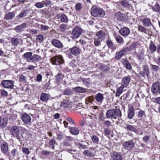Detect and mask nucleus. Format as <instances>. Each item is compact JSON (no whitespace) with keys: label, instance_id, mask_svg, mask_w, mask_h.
Listing matches in <instances>:
<instances>
[{"label":"nucleus","instance_id":"0eeeda50","mask_svg":"<svg viewBox=\"0 0 160 160\" xmlns=\"http://www.w3.org/2000/svg\"><path fill=\"white\" fill-rule=\"evenodd\" d=\"M1 85L4 88L12 89L14 87L13 81L11 80H4L2 82Z\"/></svg>","mask_w":160,"mask_h":160},{"label":"nucleus","instance_id":"6ab92c4d","mask_svg":"<svg viewBox=\"0 0 160 160\" xmlns=\"http://www.w3.org/2000/svg\"><path fill=\"white\" fill-rule=\"evenodd\" d=\"M80 49L76 47H74L70 49L71 53L75 56L78 55L80 53Z\"/></svg>","mask_w":160,"mask_h":160},{"label":"nucleus","instance_id":"a19ab883","mask_svg":"<svg viewBox=\"0 0 160 160\" xmlns=\"http://www.w3.org/2000/svg\"><path fill=\"white\" fill-rule=\"evenodd\" d=\"M83 154L86 156L92 157H93L94 155L92 154L91 152L88 150H85L83 152Z\"/></svg>","mask_w":160,"mask_h":160},{"label":"nucleus","instance_id":"ddd939ff","mask_svg":"<svg viewBox=\"0 0 160 160\" xmlns=\"http://www.w3.org/2000/svg\"><path fill=\"white\" fill-rule=\"evenodd\" d=\"M51 43L53 46L57 48H61L63 47V45L62 43L58 39H54L52 40Z\"/></svg>","mask_w":160,"mask_h":160},{"label":"nucleus","instance_id":"c03bdc74","mask_svg":"<svg viewBox=\"0 0 160 160\" xmlns=\"http://www.w3.org/2000/svg\"><path fill=\"white\" fill-rule=\"evenodd\" d=\"M72 92L69 88L65 89L63 92V94L65 95L69 96L72 95Z\"/></svg>","mask_w":160,"mask_h":160},{"label":"nucleus","instance_id":"f03ea898","mask_svg":"<svg viewBox=\"0 0 160 160\" xmlns=\"http://www.w3.org/2000/svg\"><path fill=\"white\" fill-rule=\"evenodd\" d=\"M91 13L92 16L96 17H103L105 14L104 11L98 8L92 9L91 11Z\"/></svg>","mask_w":160,"mask_h":160},{"label":"nucleus","instance_id":"774afa93","mask_svg":"<svg viewBox=\"0 0 160 160\" xmlns=\"http://www.w3.org/2000/svg\"><path fill=\"white\" fill-rule=\"evenodd\" d=\"M155 62L158 65L160 66V56L158 57L155 61Z\"/></svg>","mask_w":160,"mask_h":160},{"label":"nucleus","instance_id":"69168bd1","mask_svg":"<svg viewBox=\"0 0 160 160\" xmlns=\"http://www.w3.org/2000/svg\"><path fill=\"white\" fill-rule=\"evenodd\" d=\"M104 125L107 127H109L111 126V122L109 120H106L104 122Z\"/></svg>","mask_w":160,"mask_h":160},{"label":"nucleus","instance_id":"4c0bfd02","mask_svg":"<svg viewBox=\"0 0 160 160\" xmlns=\"http://www.w3.org/2000/svg\"><path fill=\"white\" fill-rule=\"evenodd\" d=\"M124 88V87L121 85L119 88L117 89L116 94V95L117 97H119L120 96L122 93Z\"/></svg>","mask_w":160,"mask_h":160},{"label":"nucleus","instance_id":"58836bf2","mask_svg":"<svg viewBox=\"0 0 160 160\" xmlns=\"http://www.w3.org/2000/svg\"><path fill=\"white\" fill-rule=\"evenodd\" d=\"M68 29V26L65 24H62L60 25L59 30L62 32L65 31Z\"/></svg>","mask_w":160,"mask_h":160},{"label":"nucleus","instance_id":"8fccbe9b","mask_svg":"<svg viewBox=\"0 0 160 160\" xmlns=\"http://www.w3.org/2000/svg\"><path fill=\"white\" fill-rule=\"evenodd\" d=\"M36 40L38 42H41L43 40V37L42 34H39L37 36Z\"/></svg>","mask_w":160,"mask_h":160},{"label":"nucleus","instance_id":"3c124183","mask_svg":"<svg viewBox=\"0 0 160 160\" xmlns=\"http://www.w3.org/2000/svg\"><path fill=\"white\" fill-rule=\"evenodd\" d=\"M127 128L131 131L135 132L136 131L135 128L132 125L127 124L126 125Z\"/></svg>","mask_w":160,"mask_h":160},{"label":"nucleus","instance_id":"393cba45","mask_svg":"<svg viewBox=\"0 0 160 160\" xmlns=\"http://www.w3.org/2000/svg\"><path fill=\"white\" fill-rule=\"evenodd\" d=\"M114 16L115 18L119 21L124 20L125 19V15L120 12L116 13Z\"/></svg>","mask_w":160,"mask_h":160},{"label":"nucleus","instance_id":"864d4df0","mask_svg":"<svg viewBox=\"0 0 160 160\" xmlns=\"http://www.w3.org/2000/svg\"><path fill=\"white\" fill-rule=\"evenodd\" d=\"M99 69L104 72L107 71L108 69V68L106 65H102L99 67Z\"/></svg>","mask_w":160,"mask_h":160},{"label":"nucleus","instance_id":"7c9ffc66","mask_svg":"<svg viewBox=\"0 0 160 160\" xmlns=\"http://www.w3.org/2000/svg\"><path fill=\"white\" fill-rule=\"evenodd\" d=\"M10 42L12 46L15 47L19 44V42L18 38H13L11 39Z\"/></svg>","mask_w":160,"mask_h":160},{"label":"nucleus","instance_id":"4468645a","mask_svg":"<svg viewBox=\"0 0 160 160\" xmlns=\"http://www.w3.org/2000/svg\"><path fill=\"white\" fill-rule=\"evenodd\" d=\"M27 24L26 23H23L22 24L17 26L14 29L17 32L20 33L22 32L23 29L27 28Z\"/></svg>","mask_w":160,"mask_h":160},{"label":"nucleus","instance_id":"5701e85b","mask_svg":"<svg viewBox=\"0 0 160 160\" xmlns=\"http://www.w3.org/2000/svg\"><path fill=\"white\" fill-rule=\"evenodd\" d=\"M15 16V13L13 12H9L5 14L4 19L6 20L13 18Z\"/></svg>","mask_w":160,"mask_h":160},{"label":"nucleus","instance_id":"1a4fd4ad","mask_svg":"<svg viewBox=\"0 0 160 160\" xmlns=\"http://www.w3.org/2000/svg\"><path fill=\"white\" fill-rule=\"evenodd\" d=\"M148 5L152 7L153 11L160 13V6L157 2L154 0V2H152L151 4H149Z\"/></svg>","mask_w":160,"mask_h":160},{"label":"nucleus","instance_id":"a211bd4d","mask_svg":"<svg viewBox=\"0 0 160 160\" xmlns=\"http://www.w3.org/2000/svg\"><path fill=\"white\" fill-rule=\"evenodd\" d=\"M134 116V111L132 106H130L128 109V117L130 119H132Z\"/></svg>","mask_w":160,"mask_h":160},{"label":"nucleus","instance_id":"13d9d810","mask_svg":"<svg viewBox=\"0 0 160 160\" xmlns=\"http://www.w3.org/2000/svg\"><path fill=\"white\" fill-rule=\"evenodd\" d=\"M151 66L152 67V69L155 72H157L159 69V67L158 65L151 64Z\"/></svg>","mask_w":160,"mask_h":160},{"label":"nucleus","instance_id":"79ce46f5","mask_svg":"<svg viewBox=\"0 0 160 160\" xmlns=\"http://www.w3.org/2000/svg\"><path fill=\"white\" fill-rule=\"evenodd\" d=\"M18 153L17 150L15 149H13L11 151L10 156H11L12 158L14 159L15 156L18 155Z\"/></svg>","mask_w":160,"mask_h":160},{"label":"nucleus","instance_id":"9b49d317","mask_svg":"<svg viewBox=\"0 0 160 160\" xmlns=\"http://www.w3.org/2000/svg\"><path fill=\"white\" fill-rule=\"evenodd\" d=\"M1 149L2 153L7 156H9L10 153L8 152V144L6 142H4L1 145Z\"/></svg>","mask_w":160,"mask_h":160},{"label":"nucleus","instance_id":"c756f323","mask_svg":"<svg viewBox=\"0 0 160 160\" xmlns=\"http://www.w3.org/2000/svg\"><path fill=\"white\" fill-rule=\"evenodd\" d=\"M149 49L152 53H154L156 50L157 47L156 45L153 43V42L151 41L150 44Z\"/></svg>","mask_w":160,"mask_h":160},{"label":"nucleus","instance_id":"5fc2aeb1","mask_svg":"<svg viewBox=\"0 0 160 160\" xmlns=\"http://www.w3.org/2000/svg\"><path fill=\"white\" fill-rule=\"evenodd\" d=\"M35 6L38 8H41L44 7V4L42 2H37Z\"/></svg>","mask_w":160,"mask_h":160},{"label":"nucleus","instance_id":"c9c22d12","mask_svg":"<svg viewBox=\"0 0 160 160\" xmlns=\"http://www.w3.org/2000/svg\"><path fill=\"white\" fill-rule=\"evenodd\" d=\"M121 4L124 8H129L131 5L129 4L126 0H122L120 2Z\"/></svg>","mask_w":160,"mask_h":160},{"label":"nucleus","instance_id":"9d476101","mask_svg":"<svg viewBox=\"0 0 160 160\" xmlns=\"http://www.w3.org/2000/svg\"><path fill=\"white\" fill-rule=\"evenodd\" d=\"M128 48L127 47L124 48L119 52H117L115 55V57L117 60H119L128 51Z\"/></svg>","mask_w":160,"mask_h":160},{"label":"nucleus","instance_id":"2eb2a0df","mask_svg":"<svg viewBox=\"0 0 160 160\" xmlns=\"http://www.w3.org/2000/svg\"><path fill=\"white\" fill-rule=\"evenodd\" d=\"M119 32L122 36H127L129 34L130 30L128 28L124 27L121 29Z\"/></svg>","mask_w":160,"mask_h":160},{"label":"nucleus","instance_id":"bf43d9fd","mask_svg":"<svg viewBox=\"0 0 160 160\" xmlns=\"http://www.w3.org/2000/svg\"><path fill=\"white\" fill-rule=\"evenodd\" d=\"M40 28L41 30L44 31H46L48 29L49 27L48 26L42 24L40 25Z\"/></svg>","mask_w":160,"mask_h":160},{"label":"nucleus","instance_id":"680f3d73","mask_svg":"<svg viewBox=\"0 0 160 160\" xmlns=\"http://www.w3.org/2000/svg\"><path fill=\"white\" fill-rule=\"evenodd\" d=\"M145 114V113L144 111L142 110H140L138 112V116L139 118H142Z\"/></svg>","mask_w":160,"mask_h":160},{"label":"nucleus","instance_id":"338daca9","mask_svg":"<svg viewBox=\"0 0 160 160\" xmlns=\"http://www.w3.org/2000/svg\"><path fill=\"white\" fill-rule=\"evenodd\" d=\"M63 146L66 147H68V146L70 147L71 146V144H69V142L66 140L63 142Z\"/></svg>","mask_w":160,"mask_h":160},{"label":"nucleus","instance_id":"e433bc0d","mask_svg":"<svg viewBox=\"0 0 160 160\" xmlns=\"http://www.w3.org/2000/svg\"><path fill=\"white\" fill-rule=\"evenodd\" d=\"M8 120L6 119L3 118L0 121V126L1 128L5 127L7 123Z\"/></svg>","mask_w":160,"mask_h":160},{"label":"nucleus","instance_id":"4d7b16f0","mask_svg":"<svg viewBox=\"0 0 160 160\" xmlns=\"http://www.w3.org/2000/svg\"><path fill=\"white\" fill-rule=\"evenodd\" d=\"M143 70L146 72V76H148L149 71L148 67L147 66H144L143 68Z\"/></svg>","mask_w":160,"mask_h":160},{"label":"nucleus","instance_id":"f8f14e48","mask_svg":"<svg viewBox=\"0 0 160 160\" xmlns=\"http://www.w3.org/2000/svg\"><path fill=\"white\" fill-rule=\"evenodd\" d=\"M110 155L112 160H122L121 155L117 152H112L110 153Z\"/></svg>","mask_w":160,"mask_h":160},{"label":"nucleus","instance_id":"20e7f679","mask_svg":"<svg viewBox=\"0 0 160 160\" xmlns=\"http://www.w3.org/2000/svg\"><path fill=\"white\" fill-rule=\"evenodd\" d=\"M82 29L79 26L75 27L72 31L71 38L73 39L78 38L82 34Z\"/></svg>","mask_w":160,"mask_h":160},{"label":"nucleus","instance_id":"0e129e2a","mask_svg":"<svg viewBox=\"0 0 160 160\" xmlns=\"http://www.w3.org/2000/svg\"><path fill=\"white\" fill-rule=\"evenodd\" d=\"M149 137L148 136H145L142 138L143 141L145 142H148L149 140Z\"/></svg>","mask_w":160,"mask_h":160},{"label":"nucleus","instance_id":"72a5a7b5","mask_svg":"<svg viewBox=\"0 0 160 160\" xmlns=\"http://www.w3.org/2000/svg\"><path fill=\"white\" fill-rule=\"evenodd\" d=\"M28 14V10H22L20 14L17 16L19 18H23L26 16Z\"/></svg>","mask_w":160,"mask_h":160},{"label":"nucleus","instance_id":"b1692460","mask_svg":"<svg viewBox=\"0 0 160 160\" xmlns=\"http://www.w3.org/2000/svg\"><path fill=\"white\" fill-rule=\"evenodd\" d=\"M122 64L125 66L127 69L131 70L132 69V67L131 64L127 60L125 59H123Z\"/></svg>","mask_w":160,"mask_h":160},{"label":"nucleus","instance_id":"dca6fc26","mask_svg":"<svg viewBox=\"0 0 160 160\" xmlns=\"http://www.w3.org/2000/svg\"><path fill=\"white\" fill-rule=\"evenodd\" d=\"M130 80L129 76H126L123 78L122 80V84L121 85L126 88L129 85Z\"/></svg>","mask_w":160,"mask_h":160},{"label":"nucleus","instance_id":"f704fd0d","mask_svg":"<svg viewBox=\"0 0 160 160\" xmlns=\"http://www.w3.org/2000/svg\"><path fill=\"white\" fill-rule=\"evenodd\" d=\"M137 58L139 60L142 61L144 59V54L143 52L141 51L136 54Z\"/></svg>","mask_w":160,"mask_h":160},{"label":"nucleus","instance_id":"49530a36","mask_svg":"<svg viewBox=\"0 0 160 160\" xmlns=\"http://www.w3.org/2000/svg\"><path fill=\"white\" fill-rule=\"evenodd\" d=\"M102 40H100L99 39L95 38L94 39V44L96 46H99L101 45V42Z\"/></svg>","mask_w":160,"mask_h":160},{"label":"nucleus","instance_id":"412c9836","mask_svg":"<svg viewBox=\"0 0 160 160\" xmlns=\"http://www.w3.org/2000/svg\"><path fill=\"white\" fill-rule=\"evenodd\" d=\"M113 36L117 42L119 43L122 44L124 42V40L118 34L116 33H114Z\"/></svg>","mask_w":160,"mask_h":160},{"label":"nucleus","instance_id":"aec40b11","mask_svg":"<svg viewBox=\"0 0 160 160\" xmlns=\"http://www.w3.org/2000/svg\"><path fill=\"white\" fill-rule=\"evenodd\" d=\"M50 97V95L49 94L43 93L41 95L40 99L43 102H46L48 101Z\"/></svg>","mask_w":160,"mask_h":160},{"label":"nucleus","instance_id":"e2e57ef3","mask_svg":"<svg viewBox=\"0 0 160 160\" xmlns=\"http://www.w3.org/2000/svg\"><path fill=\"white\" fill-rule=\"evenodd\" d=\"M136 43H134L132 44L129 47V48H128V51H130L133 49L136 48Z\"/></svg>","mask_w":160,"mask_h":160},{"label":"nucleus","instance_id":"bb28decb","mask_svg":"<svg viewBox=\"0 0 160 160\" xmlns=\"http://www.w3.org/2000/svg\"><path fill=\"white\" fill-rule=\"evenodd\" d=\"M96 35L98 37V38L100 39V40L102 41L105 39L106 38L105 34L101 31L97 32Z\"/></svg>","mask_w":160,"mask_h":160},{"label":"nucleus","instance_id":"6e6552de","mask_svg":"<svg viewBox=\"0 0 160 160\" xmlns=\"http://www.w3.org/2000/svg\"><path fill=\"white\" fill-rule=\"evenodd\" d=\"M21 118L22 121L25 124L28 125L31 124V118L28 114L25 113L22 115Z\"/></svg>","mask_w":160,"mask_h":160},{"label":"nucleus","instance_id":"423d86ee","mask_svg":"<svg viewBox=\"0 0 160 160\" xmlns=\"http://www.w3.org/2000/svg\"><path fill=\"white\" fill-rule=\"evenodd\" d=\"M134 142L132 140L126 141L122 143V145L123 148L129 151H130L132 150V148L134 146Z\"/></svg>","mask_w":160,"mask_h":160},{"label":"nucleus","instance_id":"7ed1b4c3","mask_svg":"<svg viewBox=\"0 0 160 160\" xmlns=\"http://www.w3.org/2000/svg\"><path fill=\"white\" fill-rule=\"evenodd\" d=\"M51 60L52 64L55 65L62 64L64 62L62 56L59 55L51 58Z\"/></svg>","mask_w":160,"mask_h":160},{"label":"nucleus","instance_id":"6e6d98bb","mask_svg":"<svg viewBox=\"0 0 160 160\" xmlns=\"http://www.w3.org/2000/svg\"><path fill=\"white\" fill-rule=\"evenodd\" d=\"M61 74H59L56 76V80L58 83H59L61 80Z\"/></svg>","mask_w":160,"mask_h":160},{"label":"nucleus","instance_id":"a878e982","mask_svg":"<svg viewBox=\"0 0 160 160\" xmlns=\"http://www.w3.org/2000/svg\"><path fill=\"white\" fill-rule=\"evenodd\" d=\"M41 59V57L38 55L34 54L32 56L30 62H39Z\"/></svg>","mask_w":160,"mask_h":160},{"label":"nucleus","instance_id":"052dcab7","mask_svg":"<svg viewBox=\"0 0 160 160\" xmlns=\"http://www.w3.org/2000/svg\"><path fill=\"white\" fill-rule=\"evenodd\" d=\"M65 139L68 142H71L74 141L75 139L73 137L71 136H68L65 137Z\"/></svg>","mask_w":160,"mask_h":160},{"label":"nucleus","instance_id":"a18cd8bd","mask_svg":"<svg viewBox=\"0 0 160 160\" xmlns=\"http://www.w3.org/2000/svg\"><path fill=\"white\" fill-rule=\"evenodd\" d=\"M18 76L19 77V81L24 82H26V77L25 76L21 74L18 75Z\"/></svg>","mask_w":160,"mask_h":160},{"label":"nucleus","instance_id":"de8ad7c7","mask_svg":"<svg viewBox=\"0 0 160 160\" xmlns=\"http://www.w3.org/2000/svg\"><path fill=\"white\" fill-rule=\"evenodd\" d=\"M92 140L94 143L98 144L99 142V138L95 135H92L91 138Z\"/></svg>","mask_w":160,"mask_h":160},{"label":"nucleus","instance_id":"09e8293b","mask_svg":"<svg viewBox=\"0 0 160 160\" xmlns=\"http://www.w3.org/2000/svg\"><path fill=\"white\" fill-rule=\"evenodd\" d=\"M61 19L62 22H66L68 21L67 16L65 14H62L61 16Z\"/></svg>","mask_w":160,"mask_h":160},{"label":"nucleus","instance_id":"f257e3e1","mask_svg":"<svg viewBox=\"0 0 160 160\" xmlns=\"http://www.w3.org/2000/svg\"><path fill=\"white\" fill-rule=\"evenodd\" d=\"M122 116L121 112L119 109H112L107 111L106 117L107 118L119 119Z\"/></svg>","mask_w":160,"mask_h":160},{"label":"nucleus","instance_id":"473e14b6","mask_svg":"<svg viewBox=\"0 0 160 160\" xmlns=\"http://www.w3.org/2000/svg\"><path fill=\"white\" fill-rule=\"evenodd\" d=\"M32 53L31 52H27L24 54V58L27 59V62H30Z\"/></svg>","mask_w":160,"mask_h":160},{"label":"nucleus","instance_id":"2f4dec72","mask_svg":"<svg viewBox=\"0 0 160 160\" xmlns=\"http://www.w3.org/2000/svg\"><path fill=\"white\" fill-rule=\"evenodd\" d=\"M69 130L71 133L74 135H78L79 131L78 128L76 127H72L69 128Z\"/></svg>","mask_w":160,"mask_h":160},{"label":"nucleus","instance_id":"4be33fe9","mask_svg":"<svg viewBox=\"0 0 160 160\" xmlns=\"http://www.w3.org/2000/svg\"><path fill=\"white\" fill-rule=\"evenodd\" d=\"M104 99L103 94L100 93H98L95 95V99L96 101L101 103Z\"/></svg>","mask_w":160,"mask_h":160},{"label":"nucleus","instance_id":"f3484780","mask_svg":"<svg viewBox=\"0 0 160 160\" xmlns=\"http://www.w3.org/2000/svg\"><path fill=\"white\" fill-rule=\"evenodd\" d=\"M160 86L159 83L158 82H155L152 85L151 90L153 93H155L158 92V90Z\"/></svg>","mask_w":160,"mask_h":160},{"label":"nucleus","instance_id":"39448f33","mask_svg":"<svg viewBox=\"0 0 160 160\" xmlns=\"http://www.w3.org/2000/svg\"><path fill=\"white\" fill-rule=\"evenodd\" d=\"M10 132L11 134L13 137L16 138L18 139H19L20 130L18 127L16 126L12 127L10 129Z\"/></svg>","mask_w":160,"mask_h":160},{"label":"nucleus","instance_id":"c85d7f7f","mask_svg":"<svg viewBox=\"0 0 160 160\" xmlns=\"http://www.w3.org/2000/svg\"><path fill=\"white\" fill-rule=\"evenodd\" d=\"M143 24L144 25L149 27L152 25L150 18H144L142 19Z\"/></svg>","mask_w":160,"mask_h":160},{"label":"nucleus","instance_id":"37998d69","mask_svg":"<svg viewBox=\"0 0 160 160\" xmlns=\"http://www.w3.org/2000/svg\"><path fill=\"white\" fill-rule=\"evenodd\" d=\"M70 104V102L67 99H64L61 103V105L64 107H68Z\"/></svg>","mask_w":160,"mask_h":160},{"label":"nucleus","instance_id":"603ef678","mask_svg":"<svg viewBox=\"0 0 160 160\" xmlns=\"http://www.w3.org/2000/svg\"><path fill=\"white\" fill-rule=\"evenodd\" d=\"M22 151L23 153L27 155H28L30 153V151L27 148H23L22 149Z\"/></svg>","mask_w":160,"mask_h":160},{"label":"nucleus","instance_id":"cd10ccee","mask_svg":"<svg viewBox=\"0 0 160 160\" xmlns=\"http://www.w3.org/2000/svg\"><path fill=\"white\" fill-rule=\"evenodd\" d=\"M73 90L76 92L79 93H84L86 91V88L80 87H75Z\"/></svg>","mask_w":160,"mask_h":160},{"label":"nucleus","instance_id":"ea45409f","mask_svg":"<svg viewBox=\"0 0 160 160\" xmlns=\"http://www.w3.org/2000/svg\"><path fill=\"white\" fill-rule=\"evenodd\" d=\"M138 31L147 34L148 30L145 28L141 25H138Z\"/></svg>","mask_w":160,"mask_h":160}]
</instances>
